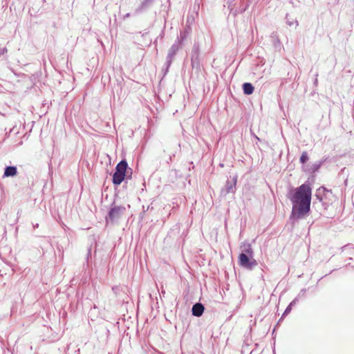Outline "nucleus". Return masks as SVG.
Segmentation results:
<instances>
[{
  "label": "nucleus",
  "instance_id": "11",
  "mask_svg": "<svg viewBox=\"0 0 354 354\" xmlns=\"http://www.w3.org/2000/svg\"><path fill=\"white\" fill-rule=\"evenodd\" d=\"M308 160V156L306 151H304L300 157V162L304 164Z\"/></svg>",
  "mask_w": 354,
  "mask_h": 354
},
{
  "label": "nucleus",
  "instance_id": "15",
  "mask_svg": "<svg viewBox=\"0 0 354 354\" xmlns=\"http://www.w3.org/2000/svg\"><path fill=\"white\" fill-rule=\"evenodd\" d=\"M7 52V48H4L0 51V55Z\"/></svg>",
  "mask_w": 354,
  "mask_h": 354
},
{
  "label": "nucleus",
  "instance_id": "10",
  "mask_svg": "<svg viewBox=\"0 0 354 354\" xmlns=\"http://www.w3.org/2000/svg\"><path fill=\"white\" fill-rule=\"evenodd\" d=\"M243 89L245 94L251 95L254 91V86L250 83H244Z\"/></svg>",
  "mask_w": 354,
  "mask_h": 354
},
{
  "label": "nucleus",
  "instance_id": "2",
  "mask_svg": "<svg viewBox=\"0 0 354 354\" xmlns=\"http://www.w3.org/2000/svg\"><path fill=\"white\" fill-rule=\"evenodd\" d=\"M128 165L125 160H121L116 166L115 171L113 176V183L115 185H120L124 180Z\"/></svg>",
  "mask_w": 354,
  "mask_h": 354
},
{
  "label": "nucleus",
  "instance_id": "7",
  "mask_svg": "<svg viewBox=\"0 0 354 354\" xmlns=\"http://www.w3.org/2000/svg\"><path fill=\"white\" fill-rule=\"evenodd\" d=\"M205 308L201 303L195 304L192 309V315L196 317H200L203 315Z\"/></svg>",
  "mask_w": 354,
  "mask_h": 354
},
{
  "label": "nucleus",
  "instance_id": "1",
  "mask_svg": "<svg viewBox=\"0 0 354 354\" xmlns=\"http://www.w3.org/2000/svg\"><path fill=\"white\" fill-rule=\"evenodd\" d=\"M311 194V188L307 184H303L289 192L288 198L292 203V218H301L309 212Z\"/></svg>",
  "mask_w": 354,
  "mask_h": 354
},
{
  "label": "nucleus",
  "instance_id": "3",
  "mask_svg": "<svg viewBox=\"0 0 354 354\" xmlns=\"http://www.w3.org/2000/svg\"><path fill=\"white\" fill-rule=\"evenodd\" d=\"M239 263L241 267L248 270H252L257 266V262L253 258V256H247L245 254H239Z\"/></svg>",
  "mask_w": 354,
  "mask_h": 354
},
{
  "label": "nucleus",
  "instance_id": "14",
  "mask_svg": "<svg viewBox=\"0 0 354 354\" xmlns=\"http://www.w3.org/2000/svg\"><path fill=\"white\" fill-rule=\"evenodd\" d=\"M180 38H178L181 42L185 38V33H180Z\"/></svg>",
  "mask_w": 354,
  "mask_h": 354
},
{
  "label": "nucleus",
  "instance_id": "9",
  "mask_svg": "<svg viewBox=\"0 0 354 354\" xmlns=\"http://www.w3.org/2000/svg\"><path fill=\"white\" fill-rule=\"evenodd\" d=\"M17 167L14 166L6 167L3 176L5 177L15 176L17 174Z\"/></svg>",
  "mask_w": 354,
  "mask_h": 354
},
{
  "label": "nucleus",
  "instance_id": "12",
  "mask_svg": "<svg viewBox=\"0 0 354 354\" xmlns=\"http://www.w3.org/2000/svg\"><path fill=\"white\" fill-rule=\"evenodd\" d=\"M296 301H297V299H294L289 305L286 308V309L285 310V312L283 315V316H284L285 315H287L288 314L291 309H292V306H294L295 304H296Z\"/></svg>",
  "mask_w": 354,
  "mask_h": 354
},
{
  "label": "nucleus",
  "instance_id": "13",
  "mask_svg": "<svg viewBox=\"0 0 354 354\" xmlns=\"http://www.w3.org/2000/svg\"><path fill=\"white\" fill-rule=\"evenodd\" d=\"M321 166V162L315 163L313 165L312 168H313V171L317 170Z\"/></svg>",
  "mask_w": 354,
  "mask_h": 354
},
{
  "label": "nucleus",
  "instance_id": "6",
  "mask_svg": "<svg viewBox=\"0 0 354 354\" xmlns=\"http://www.w3.org/2000/svg\"><path fill=\"white\" fill-rule=\"evenodd\" d=\"M237 181V177L234 176L232 178V181H227L225 186V189L222 191V192H225V194L229 193H234L236 190V185Z\"/></svg>",
  "mask_w": 354,
  "mask_h": 354
},
{
  "label": "nucleus",
  "instance_id": "4",
  "mask_svg": "<svg viewBox=\"0 0 354 354\" xmlns=\"http://www.w3.org/2000/svg\"><path fill=\"white\" fill-rule=\"evenodd\" d=\"M126 209L122 206H114L109 212V218L107 220L114 222L118 221L124 214Z\"/></svg>",
  "mask_w": 354,
  "mask_h": 354
},
{
  "label": "nucleus",
  "instance_id": "5",
  "mask_svg": "<svg viewBox=\"0 0 354 354\" xmlns=\"http://www.w3.org/2000/svg\"><path fill=\"white\" fill-rule=\"evenodd\" d=\"M181 41L177 39L175 43L170 47L167 56V63L169 66L174 58L176 53L180 49Z\"/></svg>",
  "mask_w": 354,
  "mask_h": 354
},
{
  "label": "nucleus",
  "instance_id": "16",
  "mask_svg": "<svg viewBox=\"0 0 354 354\" xmlns=\"http://www.w3.org/2000/svg\"><path fill=\"white\" fill-rule=\"evenodd\" d=\"M289 26L293 25V23H288Z\"/></svg>",
  "mask_w": 354,
  "mask_h": 354
},
{
  "label": "nucleus",
  "instance_id": "8",
  "mask_svg": "<svg viewBox=\"0 0 354 354\" xmlns=\"http://www.w3.org/2000/svg\"><path fill=\"white\" fill-rule=\"evenodd\" d=\"M241 254H245L247 256H253V250L252 246L248 243H243L241 245Z\"/></svg>",
  "mask_w": 354,
  "mask_h": 354
}]
</instances>
